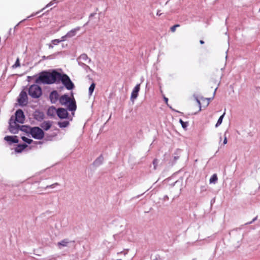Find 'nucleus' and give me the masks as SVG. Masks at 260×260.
<instances>
[{
	"instance_id": "obj_27",
	"label": "nucleus",
	"mask_w": 260,
	"mask_h": 260,
	"mask_svg": "<svg viewBox=\"0 0 260 260\" xmlns=\"http://www.w3.org/2000/svg\"><path fill=\"white\" fill-rule=\"evenodd\" d=\"M180 122L182 125V126L183 128H185L188 125V123L186 122H184L182 119H180Z\"/></svg>"
},
{
	"instance_id": "obj_11",
	"label": "nucleus",
	"mask_w": 260,
	"mask_h": 260,
	"mask_svg": "<svg viewBox=\"0 0 260 260\" xmlns=\"http://www.w3.org/2000/svg\"><path fill=\"white\" fill-rule=\"evenodd\" d=\"M72 242H75L74 241H72L68 239H64L60 241V242H58L57 244V246L59 248L61 249L63 247L68 246V244L71 243Z\"/></svg>"
},
{
	"instance_id": "obj_34",
	"label": "nucleus",
	"mask_w": 260,
	"mask_h": 260,
	"mask_svg": "<svg viewBox=\"0 0 260 260\" xmlns=\"http://www.w3.org/2000/svg\"><path fill=\"white\" fill-rule=\"evenodd\" d=\"M103 159V157L101 156H100L95 161V163H97L98 161H102Z\"/></svg>"
},
{
	"instance_id": "obj_28",
	"label": "nucleus",
	"mask_w": 260,
	"mask_h": 260,
	"mask_svg": "<svg viewBox=\"0 0 260 260\" xmlns=\"http://www.w3.org/2000/svg\"><path fill=\"white\" fill-rule=\"evenodd\" d=\"M157 164H158V160H157V159L155 158L153 161V165L154 166V169H156Z\"/></svg>"
},
{
	"instance_id": "obj_43",
	"label": "nucleus",
	"mask_w": 260,
	"mask_h": 260,
	"mask_svg": "<svg viewBox=\"0 0 260 260\" xmlns=\"http://www.w3.org/2000/svg\"><path fill=\"white\" fill-rule=\"evenodd\" d=\"M117 260H121V259H117Z\"/></svg>"
},
{
	"instance_id": "obj_1",
	"label": "nucleus",
	"mask_w": 260,
	"mask_h": 260,
	"mask_svg": "<svg viewBox=\"0 0 260 260\" xmlns=\"http://www.w3.org/2000/svg\"><path fill=\"white\" fill-rule=\"evenodd\" d=\"M57 75L58 72L53 71L52 72H42L40 73L39 76L36 79V83H43L51 84L57 82Z\"/></svg>"
},
{
	"instance_id": "obj_13",
	"label": "nucleus",
	"mask_w": 260,
	"mask_h": 260,
	"mask_svg": "<svg viewBox=\"0 0 260 260\" xmlns=\"http://www.w3.org/2000/svg\"><path fill=\"white\" fill-rule=\"evenodd\" d=\"M140 84H137L135 88H134L132 94H131V99H135L138 97V93L140 91Z\"/></svg>"
},
{
	"instance_id": "obj_17",
	"label": "nucleus",
	"mask_w": 260,
	"mask_h": 260,
	"mask_svg": "<svg viewBox=\"0 0 260 260\" xmlns=\"http://www.w3.org/2000/svg\"><path fill=\"white\" fill-rule=\"evenodd\" d=\"M57 109H56L55 107L52 106L48 109L47 114L49 116H53L55 113L57 114Z\"/></svg>"
},
{
	"instance_id": "obj_12",
	"label": "nucleus",
	"mask_w": 260,
	"mask_h": 260,
	"mask_svg": "<svg viewBox=\"0 0 260 260\" xmlns=\"http://www.w3.org/2000/svg\"><path fill=\"white\" fill-rule=\"evenodd\" d=\"M4 139L8 142L9 144L17 143L19 141L16 136H6L5 137Z\"/></svg>"
},
{
	"instance_id": "obj_15",
	"label": "nucleus",
	"mask_w": 260,
	"mask_h": 260,
	"mask_svg": "<svg viewBox=\"0 0 260 260\" xmlns=\"http://www.w3.org/2000/svg\"><path fill=\"white\" fill-rule=\"evenodd\" d=\"M44 115L43 112L39 111H36L34 113L35 118L38 120L41 121L44 119Z\"/></svg>"
},
{
	"instance_id": "obj_32",
	"label": "nucleus",
	"mask_w": 260,
	"mask_h": 260,
	"mask_svg": "<svg viewBox=\"0 0 260 260\" xmlns=\"http://www.w3.org/2000/svg\"><path fill=\"white\" fill-rule=\"evenodd\" d=\"M58 185V183H55L54 184H52L50 185H49V186H47L46 187L47 188H48V187H50V188H53L54 187L55 185Z\"/></svg>"
},
{
	"instance_id": "obj_31",
	"label": "nucleus",
	"mask_w": 260,
	"mask_h": 260,
	"mask_svg": "<svg viewBox=\"0 0 260 260\" xmlns=\"http://www.w3.org/2000/svg\"><path fill=\"white\" fill-rule=\"evenodd\" d=\"M257 216H256L251 221L247 222L246 223H245V224H249L252 223L253 222H254V221H255L257 219Z\"/></svg>"
},
{
	"instance_id": "obj_25",
	"label": "nucleus",
	"mask_w": 260,
	"mask_h": 260,
	"mask_svg": "<svg viewBox=\"0 0 260 260\" xmlns=\"http://www.w3.org/2000/svg\"><path fill=\"white\" fill-rule=\"evenodd\" d=\"M180 24H177L170 27V30L172 32H174L176 31L177 27H180Z\"/></svg>"
},
{
	"instance_id": "obj_41",
	"label": "nucleus",
	"mask_w": 260,
	"mask_h": 260,
	"mask_svg": "<svg viewBox=\"0 0 260 260\" xmlns=\"http://www.w3.org/2000/svg\"><path fill=\"white\" fill-rule=\"evenodd\" d=\"M123 252V251H121L120 252H118V254L122 253Z\"/></svg>"
},
{
	"instance_id": "obj_14",
	"label": "nucleus",
	"mask_w": 260,
	"mask_h": 260,
	"mask_svg": "<svg viewBox=\"0 0 260 260\" xmlns=\"http://www.w3.org/2000/svg\"><path fill=\"white\" fill-rule=\"evenodd\" d=\"M80 29V27L79 26L72 29L67 34L66 36L69 38L73 37L76 35L77 31H78Z\"/></svg>"
},
{
	"instance_id": "obj_20",
	"label": "nucleus",
	"mask_w": 260,
	"mask_h": 260,
	"mask_svg": "<svg viewBox=\"0 0 260 260\" xmlns=\"http://www.w3.org/2000/svg\"><path fill=\"white\" fill-rule=\"evenodd\" d=\"M69 124V122L68 121H64L62 122H59L58 125L60 127H66Z\"/></svg>"
},
{
	"instance_id": "obj_7",
	"label": "nucleus",
	"mask_w": 260,
	"mask_h": 260,
	"mask_svg": "<svg viewBox=\"0 0 260 260\" xmlns=\"http://www.w3.org/2000/svg\"><path fill=\"white\" fill-rule=\"evenodd\" d=\"M17 101L20 106H25L27 104V95L25 91L20 92Z\"/></svg>"
},
{
	"instance_id": "obj_33",
	"label": "nucleus",
	"mask_w": 260,
	"mask_h": 260,
	"mask_svg": "<svg viewBox=\"0 0 260 260\" xmlns=\"http://www.w3.org/2000/svg\"><path fill=\"white\" fill-rule=\"evenodd\" d=\"M197 104H198V105L199 107V111H201V103L200 102V101L198 99H197Z\"/></svg>"
},
{
	"instance_id": "obj_42",
	"label": "nucleus",
	"mask_w": 260,
	"mask_h": 260,
	"mask_svg": "<svg viewBox=\"0 0 260 260\" xmlns=\"http://www.w3.org/2000/svg\"><path fill=\"white\" fill-rule=\"evenodd\" d=\"M153 260H158V259L157 258H156L155 259H153Z\"/></svg>"
},
{
	"instance_id": "obj_23",
	"label": "nucleus",
	"mask_w": 260,
	"mask_h": 260,
	"mask_svg": "<svg viewBox=\"0 0 260 260\" xmlns=\"http://www.w3.org/2000/svg\"><path fill=\"white\" fill-rule=\"evenodd\" d=\"M224 114H225V113H224L221 116H220V117L219 118V119L215 125L216 127H218L219 125H220L221 124Z\"/></svg>"
},
{
	"instance_id": "obj_37",
	"label": "nucleus",
	"mask_w": 260,
	"mask_h": 260,
	"mask_svg": "<svg viewBox=\"0 0 260 260\" xmlns=\"http://www.w3.org/2000/svg\"><path fill=\"white\" fill-rule=\"evenodd\" d=\"M164 101H165V103H166V104L168 105V99L166 97H164Z\"/></svg>"
},
{
	"instance_id": "obj_6",
	"label": "nucleus",
	"mask_w": 260,
	"mask_h": 260,
	"mask_svg": "<svg viewBox=\"0 0 260 260\" xmlns=\"http://www.w3.org/2000/svg\"><path fill=\"white\" fill-rule=\"evenodd\" d=\"M17 122L16 121L12 119L10 120L9 130L12 133L17 134L19 131L21 125L17 123Z\"/></svg>"
},
{
	"instance_id": "obj_5",
	"label": "nucleus",
	"mask_w": 260,
	"mask_h": 260,
	"mask_svg": "<svg viewBox=\"0 0 260 260\" xmlns=\"http://www.w3.org/2000/svg\"><path fill=\"white\" fill-rule=\"evenodd\" d=\"M30 134L31 136L38 140H41L44 137V133L43 131L39 127H32L30 129Z\"/></svg>"
},
{
	"instance_id": "obj_2",
	"label": "nucleus",
	"mask_w": 260,
	"mask_h": 260,
	"mask_svg": "<svg viewBox=\"0 0 260 260\" xmlns=\"http://www.w3.org/2000/svg\"><path fill=\"white\" fill-rule=\"evenodd\" d=\"M59 101L62 105H67L69 110L71 111L76 110L77 107L75 101L74 99L71 100L67 94L61 96Z\"/></svg>"
},
{
	"instance_id": "obj_19",
	"label": "nucleus",
	"mask_w": 260,
	"mask_h": 260,
	"mask_svg": "<svg viewBox=\"0 0 260 260\" xmlns=\"http://www.w3.org/2000/svg\"><path fill=\"white\" fill-rule=\"evenodd\" d=\"M32 127L26 125H21L19 130L30 134V129Z\"/></svg>"
},
{
	"instance_id": "obj_9",
	"label": "nucleus",
	"mask_w": 260,
	"mask_h": 260,
	"mask_svg": "<svg viewBox=\"0 0 260 260\" xmlns=\"http://www.w3.org/2000/svg\"><path fill=\"white\" fill-rule=\"evenodd\" d=\"M51 102L55 104L59 100V94L56 90L52 91L49 95Z\"/></svg>"
},
{
	"instance_id": "obj_30",
	"label": "nucleus",
	"mask_w": 260,
	"mask_h": 260,
	"mask_svg": "<svg viewBox=\"0 0 260 260\" xmlns=\"http://www.w3.org/2000/svg\"><path fill=\"white\" fill-rule=\"evenodd\" d=\"M60 42V40H58V39H55V40H54L52 41V43L54 44V45H57V44H58L59 42Z\"/></svg>"
},
{
	"instance_id": "obj_21",
	"label": "nucleus",
	"mask_w": 260,
	"mask_h": 260,
	"mask_svg": "<svg viewBox=\"0 0 260 260\" xmlns=\"http://www.w3.org/2000/svg\"><path fill=\"white\" fill-rule=\"evenodd\" d=\"M217 179H218V178H217V175L216 174H214L210 178V180H209L210 183H215L216 182V181H217Z\"/></svg>"
},
{
	"instance_id": "obj_36",
	"label": "nucleus",
	"mask_w": 260,
	"mask_h": 260,
	"mask_svg": "<svg viewBox=\"0 0 260 260\" xmlns=\"http://www.w3.org/2000/svg\"><path fill=\"white\" fill-rule=\"evenodd\" d=\"M156 15L158 16H159L161 15V13H160V10H157Z\"/></svg>"
},
{
	"instance_id": "obj_4",
	"label": "nucleus",
	"mask_w": 260,
	"mask_h": 260,
	"mask_svg": "<svg viewBox=\"0 0 260 260\" xmlns=\"http://www.w3.org/2000/svg\"><path fill=\"white\" fill-rule=\"evenodd\" d=\"M28 93L32 98H38L42 95V89L39 86L34 84L29 88Z\"/></svg>"
},
{
	"instance_id": "obj_3",
	"label": "nucleus",
	"mask_w": 260,
	"mask_h": 260,
	"mask_svg": "<svg viewBox=\"0 0 260 260\" xmlns=\"http://www.w3.org/2000/svg\"><path fill=\"white\" fill-rule=\"evenodd\" d=\"M57 76V82L61 81L68 90H72L74 88V84L67 74L58 72Z\"/></svg>"
},
{
	"instance_id": "obj_22",
	"label": "nucleus",
	"mask_w": 260,
	"mask_h": 260,
	"mask_svg": "<svg viewBox=\"0 0 260 260\" xmlns=\"http://www.w3.org/2000/svg\"><path fill=\"white\" fill-rule=\"evenodd\" d=\"M95 84L94 83H92L91 85L90 86L89 88V89H88V92H89V94L90 95H91L94 91V89L95 88Z\"/></svg>"
},
{
	"instance_id": "obj_44",
	"label": "nucleus",
	"mask_w": 260,
	"mask_h": 260,
	"mask_svg": "<svg viewBox=\"0 0 260 260\" xmlns=\"http://www.w3.org/2000/svg\"><path fill=\"white\" fill-rule=\"evenodd\" d=\"M259 12H260V8H259Z\"/></svg>"
},
{
	"instance_id": "obj_29",
	"label": "nucleus",
	"mask_w": 260,
	"mask_h": 260,
	"mask_svg": "<svg viewBox=\"0 0 260 260\" xmlns=\"http://www.w3.org/2000/svg\"><path fill=\"white\" fill-rule=\"evenodd\" d=\"M57 0H52L51 2H50L47 6L46 7H49L53 5L54 3H57Z\"/></svg>"
},
{
	"instance_id": "obj_38",
	"label": "nucleus",
	"mask_w": 260,
	"mask_h": 260,
	"mask_svg": "<svg viewBox=\"0 0 260 260\" xmlns=\"http://www.w3.org/2000/svg\"><path fill=\"white\" fill-rule=\"evenodd\" d=\"M200 43L201 44H204V41L203 40H200Z\"/></svg>"
},
{
	"instance_id": "obj_10",
	"label": "nucleus",
	"mask_w": 260,
	"mask_h": 260,
	"mask_svg": "<svg viewBox=\"0 0 260 260\" xmlns=\"http://www.w3.org/2000/svg\"><path fill=\"white\" fill-rule=\"evenodd\" d=\"M57 115L60 118H66L68 116V113L64 108H58L57 110Z\"/></svg>"
},
{
	"instance_id": "obj_40",
	"label": "nucleus",
	"mask_w": 260,
	"mask_h": 260,
	"mask_svg": "<svg viewBox=\"0 0 260 260\" xmlns=\"http://www.w3.org/2000/svg\"><path fill=\"white\" fill-rule=\"evenodd\" d=\"M193 216H194V217L195 218H196V214H193Z\"/></svg>"
},
{
	"instance_id": "obj_16",
	"label": "nucleus",
	"mask_w": 260,
	"mask_h": 260,
	"mask_svg": "<svg viewBox=\"0 0 260 260\" xmlns=\"http://www.w3.org/2000/svg\"><path fill=\"white\" fill-rule=\"evenodd\" d=\"M51 122L49 121H44L41 124V127L45 131L48 130L51 126Z\"/></svg>"
},
{
	"instance_id": "obj_35",
	"label": "nucleus",
	"mask_w": 260,
	"mask_h": 260,
	"mask_svg": "<svg viewBox=\"0 0 260 260\" xmlns=\"http://www.w3.org/2000/svg\"><path fill=\"white\" fill-rule=\"evenodd\" d=\"M227 142H228L227 138H226V137L225 136L224 138V140H223V144H226L227 143Z\"/></svg>"
},
{
	"instance_id": "obj_24",
	"label": "nucleus",
	"mask_w": 260,
	"mask_h": 260,
	"mask_svg": "<svg viewBox=\"0 0 260 260\" xmlns=\"http://www.w3.org/2000/svg\"><path fill=\"white\" fill-rule=\"evenodd\" d=\"M22 139L24 142L28 144H30L33 141L32 140L28 139L25 137H22Z\"/></svg>"
},
{
	"instance_id": "obj_39",
	"label": "nucleus",
	"mask_w": 260,
	"mask_h": 260,
	"mask_svg": "<svg viewBox=\"0 0 260 260\" xmlns=\"http://www.w3.org/2000/svg\"><path fill=\"white\" fill-rule=\"evenodd\" d=\"M220 79V77H218V79L216 80V82H219Z\"/></svg>"
},
{
	"instance_id": "obj_8",
	"label": "nucleus",
	"mask_w": 260,
	"mask_h": 260,
	"mask_svg": "<svg viewBox=\"0 0 260 260\" xmlns=\"http://www.w3.org/2000/svg\"><path fill=\"white\" fill-rule=\"evenodd\" d=\"M17 122L23 123L25 120V116L22 110L19 109L15 113V119Z\"/></svg>"
},
{
	"instance_id": "obj_26",
	"label": "nucleus",
	"mask_w": 260,
	"mask_h": 260,
	"mask_svg": "<svg viewBox=\"0 0 260 260\" xmlns=\"http://www.w3.org/2000/svg\"><path fill=\"white\" fill-rule=\"evenodd\" d=\"M20 66V62H19V59L18 58L16 61L15 64L13 65L12 67L13 68H16Z\"/></svg>"
},
{
	"instance_id": "obj_18",
	"label": "nucleus",
	"mask_w": 260,
	"mask_h": 260,
	"mask_svg": "<svg viewBox=\"0 0 260 260\" xmlns=\"http://www.w3.org/2000/svg\"><path fill=\"white\" fill-rule=\"evenodd\" d=\"M27 146L26 144H19L16 147L15 151L18 153L21 152Z\"/></svg>"
}]
</instances>
